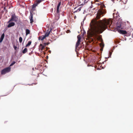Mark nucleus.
<instances>
[{
	"mask_svg": "<svg viewBox=\"0 0 133 133\" xmlns=\"http://www.w3.org/2000/svg\"><path fill=\"white\" fill-rule=\"evenodd\" d=\"M105 11L103 9H99L97 12L96 18V20H92L90 24V29L89 34L90 37H94L97 38L98 34L102 33L107 27L108 26L110 27L112 23L111 19L103 20L97 21L105 13Z\"/></svg>",
	"mask_w": 133,
	"mask_h": 133,
	"instance_id": "1",
	"label": "nucleus"
},
{
	"mask_svg": "<svg viewBox=\"0 0 133 133\" xmlns=\"http://www.w3.org/2000/svg\"><path fill=\"white\" fill-rule=\"evenodd\" d=\"M77 38L78 40L76 44L75 48L76 49H77L79 50L80 48H82V46H81L80 48L79 47H78V46L80 44V42L81 39V37L80 36L78 35L77 36Z\"/></svg>",
	"mask_w": 133,
	"mask_h": 133,
	"instance_id": "2",
	"label": "nucleus"
},
{
	"mask_svg": "<svg viewBox=\"0 0 133 133\" xmlns=\"http://www.w3.org/2000/svg\"><path fill=\"white\" fill-rule=\"evenodd\" d=\"M18 20V18L16 16L15 14H13L11 15V17L8 22V23H9L12 21L17 22Z\"/></svg>",
	"mask_w": 133,
	"mask_h": 133,
	"instance_id": "3",
	"label": "nucleus"
},
{
	"mask_svg": "<svg viewBox=\"0 0 133 133\" xmlns=\"http://www.w3.org/2000/svg\"><path fill=\"white\" fill-rule=\"evenodd\" d=\"M11 69L10 67H9L3 69L1 71V74L2 75L5 74L6 73L10 72L11 71Z\"/></svg>",
	"mask_w": 133,
	"mask_h": 133,
	"instance_id": "4",
	"label": "nucleus"
},
{
	"mask_svg": "<svg viewBox=\"0 0 133 133\" xmlns=\"http://www.w3.org/2000/svg\"><path fill=\"white\" fill-rule=\"evenodd\" d=\"M29 18L30 20V23L32 24L34 22V21L33 20V14L31 12H30Z\"/></svg>",
	"mask_w": 133,
	"mask_h": 133,
	"instance_id": "5",
	"label": "nucleus"
},
{
	"mask_svg": "<svg viewBox=\"0 0 133 133\" xmlns=\"http://www.w3.org/2000/svg\"><path fill=\"white\" fill-rule=\"evenodd\" d=\"M44 45H43L42 44H40V47H39V48L40 49H41V50H42L44 49H45V46L46 45H48V44H46V43H44Z\"/></svg>",
	"mask_w": 133,
	"mask_h": 133,
	"instance_id": "6",
	"label": "nucleus"
},
{
	"mask_svg": "<svg viewBox=\"0 0 133 133\" xmlns=\"http://www.w3.org/2000/svg\"><path fill=\"white\" fill-rule=\"evenodd\" d=\"M52 29H51L49 30V29L45 33V35H44V36L45 37H46L49 35L50 32L51 31Z\"/></svg>",
	"mask_w": 133,
	"mask_h": 133,
	"instance_id": "7",
	"label": "nucleus"
},
{
	"mask_svg": "<svg viewBox=\"0 0 133 133\" xmlns=\"http://www.w3.org/2000/svg\"><path fill=\"white\" fill-rule=\"evenodd\" d=\"M15 25V23H14L12 22L8 24L7 27L8 28H10L11 26H14Z\"/></svg>",
	"mask_w": 133,
	"mask_h": 133,
	"instance_id": "8",
	"label": "nucleus"
},
{
	"mask_svg": "<svg viewBox=\"0 0 133 133\" xmlns=\"http://www.w3.org/2000/svg\"><path fill=\"white\" fill-rule=\"evenodd\" d=\"M46 38L45 37L44 35H42L41 36L39 37L38 39L39 40H40L43 41L44 39Z\"/></svg>",
	"mask_w": 133,
	"mask_h": 133,
	"instance_id": "9",
	"label": "nucleus"
},
{
	"mask_svg": "<svg viewBox=\"0 0 133 133\" xmlns=\"http://www.w3.org/2000/svg\"><path fill=\"white\" fill-rule=\"evenodd\" d=\"M113 16L114 18L115 17L116 18H117L118 17H119L118 12H117V13L116 14L115 13H114L113 14Z\"/></svg>",
	"mask_w": 133,
	"mask_h": 133,
	"instance_id": "10",
	"label": "nucleus"
},
{
	"mask_svg": "<svg viewBox=\"0 0 133 133\" xmlns=\"http://www.w3.org/2000/svg\"><path fill=\"white\" fill-rule=\"evenodd\" d=\"M4 37V33L1 35L0 38V43H1L3 41Z\"/></svg>",
	"mask_w": 133,
	"mask_h": 133,
	"instance_id": "11",
	"label": "nucleus"
},
{
	"mask_svg": "<svg viewBox=\"0 0 133 133\" xmlns=\"http://www.w3.org/2000/svg\"><path fill=\"white\" fill-rule=\"evenodd\" d=\"M61 4V2H60L58 3L57 7V12L58 13L59 12V9Z\"/></svg>",
	"mask_w": 133,
	"mask_h": 133,
	"instance_id": "12",
	"label": "nucleus"
},
{
	"mask_svg": "<svg viewBox=\"0 0 133 133\" xmlns=\"http://www.w3.org/2000/svg\"><path fill=\"white\" fill-rule=\"evenodd\" d=\"M37 4L35 3L32 6V10L34 11L35 10V8L37 6Z\"/></svg>",
	"mask_w": 133,
	"mask_h": 133,
	"instance_id": "13",
	"label": "nucleus"
},
{
	"mask_svg": "<svg viewBox=\"0 0 133 133\" xmlns=\"http://www.w3.org/2000/svg\"><path fill=\"white\" fill-rule=\"evenodd\" d=\"M120 32L121 33L123 34H125L127 33L126 31L125 30H120Z\"/></svg>",
	"mask_w": 133,
	"mask_h": 133,
	"instance_id": "14",
	"label": "nucleus"
},
{
	"mask_svg": "<svg viewBox=\"0 0 133 133\" xmlns=\"http://www.w3.org/2000/svg\"><path fill=\"white\" fill-rule=\"evenodd\" d=\"M44 1V0H36L35 3L37 4V5H38V4Z\"/></svg>",
	"mask_w": 133,
	"mask_h": 133,
	"instance_id": "15",
	"label": "nucleus"
},
{
	"mask_svg": "<svg viewBox=\"0 0 133 133\" xmlns=\"http://www.w3.org/2000/svg\"><path fill=\"white\" fill-rule=\"evenodd\" d=\"M81 7H80L78 8L77 10H76L74 12V13L76 12H79L81 10Z\"/></svg>",
	"mask_w": 133,
	"mask_h": 133,
	"instance_id": "16",
	"label": "nucleus"
},
{
	"mask_svg": "<svg viewBox=\"0 0 133 133\" xmlns=\"http://www.w3.org/2000/svg\"><path fill=\"white\" fill-rule=\"evenodd\" d=\"M32 42L31 41H29L28 42V44L26 45L25 46L26 47H27L29 46L31 44Z\"/></svg>",
	"mask_w": 133,
	"mask_h": 133,
	"instance_id": "17",
	"label": "nucleus"
},
{
	"mask_svg": "<svg viewBox=\"0 0 133 133\" xmlns=\"http://www.w3.org/2000/svg\"><path fill=\"white\" fill-rule=\"evenodd\" d=\"M27 49L26 48H25L22 51L23 54H25L27 52Z\"/></svg>",
	"mask_w": 133,
	"mask_h": 133,
	"instance_id": "18",
	"label": "nucleus"
},
{
	"mask_svg": "<svg viewBox=\"0 0 133 133\" xmlns=\"http://www.w3.org/2000/svg\"><path fill=\"white\" fill-rule=\"evenodd\" d=\"M30 33V31L28 29H26V35H27Z\"/></svg>",
	"mask_w": 133,
	"mask_h": 133,
	"instance_id": "19",
	"label": "nucleus"
},
{
	"mask_svg": "<svg viewBox=\"0 0 133 133\" xmlns=\"http://www.w3.org/2000/svg\"><path fill=\"white\" fill-rule=\"evenodd\" d=\"M19 42L20 43H21L22 41V38L21 37H20L19 38Z\"/></svg>",
	"mask_w": 133,
	"mask_h": 133,
	"instance_id": "20",
	"label": "nucleus"
},
{
	"mask_svg": "<svg viewBox=\"0 0 133 133\" xmlns=\"http://www.w3.org/2000/svg\"><path fill=\"white\" fill-rule=\"evenodd\" d=\"M16 63V62L15 61H13L10 65V66H13L14 64H15Z\"/></svg>",
	"mask_w": 133,
	"mask_h": 133,
	"instance_id": "21",
	"label": "nucleus"
},
{
	"mask_svg": "<svg viewBox=\"0 0 133 133\" xmlns=\"http://www.w3.org/2000/svg\"><path fill=\"white\" fill-rule=\"evenodd\" d=\"M112 51H111L109 52V57L108 58H109V57H111V56L112 54Z\"/></svg>",
	"mask_w": 133,
	"mask_h": 133,
	"instance_id": "22",
	"label": "nucleus"
},
{
	"mask_svg": "<svg viewBox=\"0 0 133 133\" xmlns=\"http://www.w3.org/2000/svg\"><path fill=\"white\" fill-rule=\"evenodd\" d=\"M117 27L118 28H121V25H117Z\"/></svg>",
	"mask_w": 133,
	"mask_h": 133,
	"instance_id": "23",
	"label": "nucleus"
},
{
	"mask_svg": "<svg viewBox=\"0 0 133 133\" xmlns=\"http://www.w3.org/2000/svg\"><path fill=\"white\" fill-rule=\"evenodd\" d=\"M14 48L16 50V48H17V47L16 46H14Z\"/></svg>",
	"mask_w": 133,
	"mask_h": 133,
	"instance_id": "24",
	"label": "nucleus"
},
{
	"mask_svg": "<svg viewBox=\"0 0 133 133\" xmlns=\"http://www.w3.org/2000/svg\"><path fill=\"white\" fill-rule=\"evenodd\" d=\"M76 8H76H76H75V9H75H75H76Z\"/></svg>",
	"mask_w": 133,
	"mask_h": 133,
	"instance_id": "25",
	"label": "nucleus"
},
{
	"mask_svg": "<svg viewBox=\"0 0 133 133\" xmlns=\"http://www.w3.org/2000/svg\"><path fill=\"white\" fill-rule=\"evenodd\" d=\"M74 17H75V18H76V16H75Z\"/></svg>",
	"mask_w": 133,
	"mask_h": 133,
	"instance_id": "26",
	"label": "nucleus"
},
{
	"mask_svg": "<svg viewBox=\"0 0 133 133\" xmlns=\"http://www.w3.org/2000/svg\"><path fill=\"white\" fill-rule=\"evenodd\" d=\"M112 0V1H114V0Z\"/></svg>",
	"mask_w": 133,
	"mask_h": 133,
	"instance_id": "27",
	"label": "nucleus"
}]
</instances>
